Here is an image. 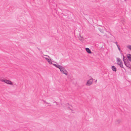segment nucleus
I'll list each match as a JSON object with an SVG mask.
<instances>
[{
    "label": "nucleus",
    "mask_w": 131,
    "mask_h": 131,
    "mask_svg": "<svg viewBox=\"0 0 131 131\" xmlns=\"http://www.w3.org/2000/svg\"><path fill=\"white\" fill-rule=\"evenodd\" d=\"M123 61L125 65L127 67L130 68L131 66L129 62L127 60L126 57H125L123 56Z\"/></svg>",
    "instance_id": "obj_1"
},
{
    "label": "nucleus",
    "mask_w": 131,
    "mask_h": 131,
    "mask_svg": "<svg viewBox=\"0 0 131 131\" xmlns=\"http://www.w3.org/2000/svg\"><path fill=\"white\" fill-rule=\"evenodd\" d=\"M59 69H60L61 72L62 73L67 75L68 72L64 67L60 66V67H59Z\"/></svg>",
    "instance_id": "obj_2"
},
{
    "label": "nucleus",
    "mask_w": 131,
    "mask_h": 131,
    "mask_svg": "<svg viewBox=\"0 0 131 131\" xmlns=\"http://www.w3.org/2000/svg\"><path fill=\"white\" fill-rule=\"evenodd\" d=\"M0 80L2 82H4L6 84H9L10 85H12L13 84V83L10 80L2 79H0Z\"/></svg>",
    "instance_id": "obj_3"
},
{
    "label": "nucleus",
    "mask_w": 131,
    "mask_h": 131,
    "mask_svg": "<svg viewBox=\"0 0 131 131\" xmlns=\"http://www.w3.org/2000/svg\"><path fill=\"white\" fill-rule=\"evenodd\" d=\"M117 64L120 66V67L122 68H123L124 67L123 66V63L122 61L120 59L117 58Z\"/></svg>",
    "instance_id": "obj_4"
},
{
    "label": "nucleus",
    "mask_w": 131,
    "mask_h": 131,
    "mask_svg": "<svg viewBox=\"0 0 131 131\" xmlns=\"http://www.w3.org/2000/svg\"><path fill=\"white\" fill-rule=\"evenodd\" d=\"M93 82V79H90L86 83V85L88 86H90L92 83Z\"/></svg>",
    "instance_id": "obj_5"
},
{
    "label": "nucleus",
    "mask_w": 131,
    "mask_h": 131,
    "mask_svg": "<svg viewBox=\"0 0 131 131\" xmlns=\"http://www.w3.org/2000/svg\"><path fill=\"white\" fill-rule=\"evenodd\" d=\"M112 69L113 71L116 72V68L114 66H113L112 67Z\"/></svg>",
    "instance_id": "obj_6"
},
{
    "label": "nucleus",
    "mask_w": 131,
    "mask_h": 131,
    "mask_svg": "<svg viewBox=\"0 0 131 131\" xmlns=\"http://www.w3.org/2000/svg\"><path fill=\"white\" fill-rule=\"evenodd\" d=\"M86 51L89 53H91V51L90 49L88 48H86Z\"/></svg>",
    "instance_id": "obj_7"
},
{
    "label": "nucleus",
    "mask_w": 131,
    "mask_h": 131,
    "mask_svg": "<svg viewBox=\"0 0 131 131\" xmlns=\"http://www.w3.org/2000/svg\"><path fill=\"white\" fill-rule=\"evenodd\" d=\"M52 65H53L55 67H56L58 68H59V67H60V65H59L58 64H55L53 63L52 64Z\"/></svg>",
    "instance_id": "obj_8"
},
{
    "label": "nucleus",
    "mask_w": 131,
    "mask_h": 131,
    "mask_svg": "<svg viewBox=\"0 0 131 131\" xmlns=\"http://www.w3.org/2000/svg\"><path fill=\"white\" fill-rule=\"evenodd\" d=\"M127 57L129 60L131 62V55L129 54V56H127Z\"/></svg>",
    "instance_id": "obj_9"
},
{
    "label": "nucleus",
    "mask_w": 131,
    "mask_h": 131,
    "mask_svg": "<svg viewBox=\"0 0 131 131\" xmlns=\"http://www.w3.org/2000/svg\"><path fill=\"white\" fill-rule=\"evenodd\" d=\"M127 48L129 49L130 50H131V45H128L127 46Z\"/></svg>",
    "instance_id": "obj_10"
},
{
    "label": "nucleus",
    "mask_w": 131,
    "mask_h": 131,
    "mask_svg": "<svg viewBox=\"0 0 131 131\" xmlns=\"http://www.w3.org/2000/svg\"><path fill=\"white\" fill-rule=\"evenodd\" d=\"M79 39L80 40H83V37H81V36H80V37L79 38Z\"/></svg>",
    "instance_id": "obj_11"
},
{
    "label": "nucleus",
    "mask_w": 131,
    "mask_h": 131,
    "mask_svg": "<svg viewBox=\"0 0 131 131\" xmlns=\"http://www.w3.org/2000/svg\"><path fill=\"white\" fill-rule=\"evenodd\" d=\"M48 62L50 64H52V62L51 60L50 59V60H49V61H48Z\"/></svg>",
    "instance_id": "obj_12"
},
{
    "label": "nucleus",
    "mask_w": 131,
    "mask_h": 131,
    "mask_svg": "<svg viewBox=\"0 0 131 131\" xmlns=\"http://www.w3.org/2000/svg\"><path fill=\"white\" fill-rule=\"evenodd\" d=\"M117 48L118 49V50L120 51L121 50L120 48L119 47V45L118 44H117Z\"/></svg>",
    "instance_id": "obj_13"
},
{
    "label": "nucleus",
    "mask_w": 131,
    "mask_h": 131,
    "mask_svg": "<svg viewBox=\"0 0 131 131\" xmlns=\"http://www.w3.org/2000/svg\"><path fill=\"white\" fill-rule=\"evenodd\" d=\"M45 58L48 62V61H49L50 60V59H49L48 58H47L45 57Z\"/></svg>",
    "instance_id": "obj_14"
},
{
    "label": "nucleus",
    "mask_w": 131,
    "mask_h": 131,
    "mask_svg": "<svg viewBox=\"0 0 131 131\" xmlns=\"http://www.w3.org/2000/svg\"><path fill=\"white\" fill-rule=\"evenodd\" d=\"M43 101L45 103H46L47 104H50V103H48L46 102V101H44V100H43Z\"/></svg>",
    "instance_id": "obj_15"
},
{
    "label": "nucleus",
    "mask_w": 131,
    "mask_h": 131,
    "mask_svg": "<svg viewBox=\"0 0 131 131\" xmlns=\"http://www.w3.org/2000/svg\"><path fill=\"white\" fill-rule=\"evenodd\" d=\"M115 43H116V45H117V42H114Z\"/></svg>",
    "instance_id": "obj_16"
},
{
    "label": "nucleus",
    "mask_w": 131,
    "mask_h": 131,
    "mask_svg": "<svg viewBox=\"0 0 131 131\" xmlns=\"http://www.w3.org/2000/svg\"><path fill=\"white\" fill-rule=\"evenodd\" d=\"M45 56H48V57H49V58H50L49 57V56H47V55H45Z\"/></svg>",
    "instance_id": "obj_17"
},
{
    "label": "nucleus",
    "mask_w": 131,
    "mask_h": 131,
    "mask_svg": "<svg viewBox=\"0 0 131 131\" xmlns=\"http://www.w3.org/2000/svg\"><path fill=\"white\" fill-rule=\"evenodd\" d=\"M69 109H71V108H70L69 107Z\"/></svg>",
    "instance_id": "obj_18"
},
{
    "label": "nucleus",
    "mask_w": 131,
    "mask_h": 131,
    "mask_svg": "<svg viewBox=\"0 0 131 131\" xmlns=\"http://www.w3.org/2000/svg\"><path fill=\"white\" fill-rule=\"evenodd\" d=\"M55 102V103H57V102H56V101H55V102Z\"/></svg>",
    "instance_id": "obj_19"
},
{
    "label": "nucleus",
    "mask_w": 131,
    "mask_h": 131,
    "mask_svg": "<svg viewBox=\"0 0 131 131\" xmlns=\"http://www.w3.org/2000/svg\"><path fill=\"white\" fill-rule=\"evenodd\" d=\"M96 81H97V80H96V81H95V82H96Z\"/></svg>",
    "instance_id": "obj_20"
}]
</instances>
